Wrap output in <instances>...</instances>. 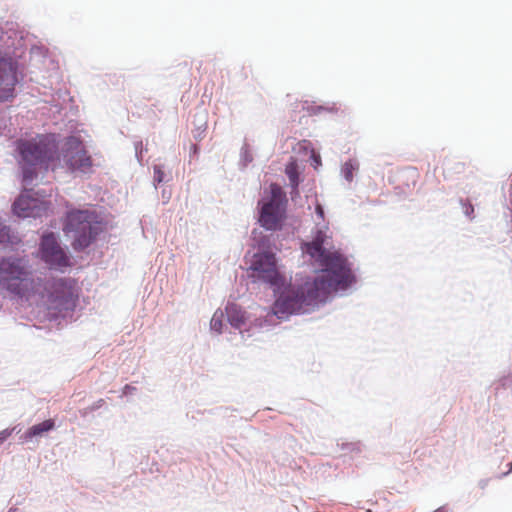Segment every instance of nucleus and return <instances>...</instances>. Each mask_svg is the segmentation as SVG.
<instances>
[{
  "label": "nucleus",
  "instance_id": "nucleus-1",
  "mask_svg": "<svg viewBox=\"0 0 512 512\" xmlns=\"http://www.w3.org/2000/svg\"><path fill=\"white\" fill-rule=\"evenodd\" d=\"M327 230V225L318 229L312 241L301 246L302 252L322 267L321 273L313 281H305L300 286L289 285L281 292L273 306L278 318H285L317 302H324L330 293L352 283L353 275L347 259L338 251L325 248L329 238Z\"/></svg>",
  "mask_w": 512,
  "mask_h": 512
},
{
  "label": "nucleus",
  "instance_id": "nucleus-2",
  "mask_svg": "<svg viewBox=\"0 0 512 512\" xmlns=\"http://www.w3.org/2000/svg\"><path fill=\"white\" fill-rule=\"evenodd\" d=\"M21 157L23 181L31 182L36 176V167L55 171L61 165L58 143L53 134H37L29 139L16 142Z\"/></svg>",
  "mask_w": 512,
  "mask_h": 512
},
{
  "label": "nucleus",
  "instance_id": "nucleus-3",
  "mask_svg": "<svg viewBox=\"0 0 512 512\" xmlns=\"http://www.w3.org/2000/svg\"><path fill=\"white\" fill-rule=\"evenodd\" d=\"M103 229L102 221L94 210L70 209L67 211L63 231L72 239L75 250L87 248Z\"/></svg>",
  "mask_w": 512,
  "mask_h": 512
},
{
  "label": "nucleus",
  "instance_id": "nucleus-4",
  "mask_svg": "<svg viewBox=\"0 0 512 512\" xmlns=\"http://www.w3.org/2000/svg\"><path fill=\"white\" fill-rule=\"evenodd\" d=\"M35 288L32 272L24 259L0 260V289L13 296L27 297L34 292Z\"/></svg>",
  "mask_w": 512,
  "mask_h": 512
},
{
  "label": "nucleus",
  "instance_id": "nucleus-5",
  "mask_svg": "<svg viewBox=\"0 0 512 512\" xmlns=\"http://www.w3.org/2000/svg\"><path fill=\"white\" fill-rule=\"evenodd\" d=\"M46 290L48 292L47 309L50 317H64L74 311L79 297V289L75 280L55 279L47 283Z\"/></svg>",
  "mask_w": 512,
  "mask_h": 512
},
{
  "label": "nucleus",
  "instance_id": "nucleus-6",
  "mask_svg": "<svg viewBox=\"0 0 512 512\" xmlns=\"http://www.w3.org/2000/svg\"><path fill=\"white\" fill-rule=\"evenodd\" d=\"M270 198L262 203L259 223L266 230H279L286 218V196L277 184L270 185Z\"/></svg>",
  "mask_w": 512,
  "mask_h": 512
},
{
  "label": "nucleus",
  "instance_id": "nucleus-7",
  "mask_svg": "<svg viewBox=\"0 0 512 512\" xmlns=\"http://www.w3.org/2000/svg\"><path fill=\"white\" fill-rule=\"evenodd\" d=\"M249 271L251 278L262 280L271 286L280 287L284 284V277L277 269L275 254L271 252L254 254Z\"/></svg>",
  "mask_w": 512,
  "mask_h": 512
},
{
  "label": "nucleus",
  "instance_id": "nucleus-8",
  "mask_svg": "<svg viewBox=\"0 0 512 512\" xmlns=\"http://www.w3.org/2000/svg\"><path fill=\"white\" fill-rule=\"evenodd\" d=\"M62 157L70 171H84L92 165L91 157L88 155L83 142L75 136L66 138L62 148Z\"/></svg>",
  "mask_w": 512,
  "mask_h": 512
},
{
  "label": "nucleus",
  "instance_id": "nucleus-9",
  "mask_svg": "<svg viewBox=\"0 0 512 512\" xmlns=\"http://www.w3.org/2000/svg\"><path fill=\"white\" fill-rule=\"evenodd\" d=\"M40 252L42 259L53 267H65L69 264V259L59 245L54 233L43 235Z\"/></svg>",
  "mask_w": 512,
  "mask_h": 512
},
{
  "label": "nucleus",
  "instance_id": "nucleus-10",
  "mask_svg": "<svg viewBox=\"0 0 512 512\" xmlns=\"http://www.w3.org/2000/svg\"><path fill=\"white\" fill-rule=\"evenodd\" d=\"M49 209L45 200L34 198L28 191L22 193L13 204V211L19 217H40Z\"/></svg>",
  "mask_w": 512,
  "mask_h": 512
},
{
  "label": "nucleus",
  "instance_id": "nucleus-11",
  "mask_svg": "<svg viewBox=\"0 0 512 512\" xmlns=\"http://www.w3.org/2000/svg\"><path fill=\"white\" fill-rule=\"evenodd\" d=\"M16 67L11 59L0 57V102L14 97L17 83Z\"/></svg>",
  "mask_w": 512,
  "mask_h": 512
},
{
  "label": "nucleus",
  "instance_id": "nucleus-12",
  "mask_svg": "<svg viewBox=\"0 0 512 512\" xmlns=\"http://www.w3.org/2000/svg\"><path fill=\"white\" fill-rule=\"evenodd\" d=\"M225 312L229 323L233 327L240 329L243 325H245L247 320L246 313L237 304L228 303L225 308Z\"/></svg>",
  "mask_w": 512,
  "mask_h": 512
},
{
  "label": "nucleus",
  "instance_id": "nucleus-13",
  "mask_svg": "<svg viewBox=\"0 0 512 512\" xmlns=\"http://www.w3.org/2000/svg\"><path fill=\"white\" fill-rule=\"evenodd\" d=\"M55 426V423L52 419L45 420L39 424L33 425L25 432L26 439H32L35 436H40L44 432H48L52 430Z\"/></svg>",
  "mask_w": 512,
  "mask_h": 512
},
{
  "label": "nucleus",
  "instance_id": "nucleus-14",
  "mask_svg": "<svg viewBox=\"0 0 512 512\" xmlns=\"http://www.w3.org/2000/svg\"><path fill=\"white\" fill-rule=\"evenodd\" d=\"M419 179V172L415 168H407L399 173V180L405 183L407 189L415 187Z\"/></svg>",
  "mask_w": 512,
  "mask_h": 512
},
{
  "label": "nucleus",
  "instance_id": "nucleus-15",
  "mask_svg": "<svg viewBox=\"0 0 512 512\" xmlns=\"http://www.w3.org/2000/svg\"><path fill=\"white\" fill-rule=\"evenodd\" d=\"M223 317H224V313L222 311H216L213 314L212 319L210 321L211 330L215 331L218 334H220L222 332Z\"/></svg>",
  "mask_w": 512,
  "mask_h": 512
},
{
  "label": "nucleus",
  "instance_id": "nucleus-16",
  "mask_svg": "<svg viewBox=\"0 0 512 512\" xmlns=\"http://www.w3.org/2000/svg\"><path fill=\"white\" fill-rule=\"evenodd\" d=\"M285 172L289 178L291 186L296 188L298 186V171L296 163H289L286 166Z\"/></svg>",
  "mask_w": 512,
  "mask_h": 512
},
{
  "label": "nucleus",
  "instance_id": "nucleus-17",
  "mask_svg": "<svg viewBox=\"0 0 512 512\" xmlns=\"http://www.w3.org/2000/svg\"><path fill=\"white\" fill-rule=\"evenodd\" d=\"M358 168V165L354 163L352 160H349L344 163L342 167V172L347 181H352L353 179V171Z\"/></svg>",
  "mask_w": 512,
  "mask_h": 512
},
{
  "label": "nucleus",
  "instance_id": "nucleus-18",
  "mask_svg": "<svg viewBox=\"0 0 512 512\" xmlns=\"http://www.w3.org/2000/svg\"><path fill=\"white\" fill-rule=\"evenodd\" d=\"M9 229L0 222V243L9 241Z\"/></svg>",
  "mask_w": 512,
  "mask_h": 512
},
{
  "label": "nucleus",
  "instance_id": "nucleus-19",
  "mask_svg": "<svg viewBox=\"0 0 512 512\" xmlns=\"http://www.w3.org/2000/svg\"><path fill=\"white\" fill-rule=\"evenodd\" d=\"M164 180V172L160 166H154V181L161 183Z\"/></svg>",
  "mask_w": 512,
  "mask_h": 512
},
{
  "label": "nucleus",
  "instance_id": "nucleus-20",
  "mask_svg": "<svg viewBox=\"0 0 512 512\" xmlns=\"http://www.w3.org/2000/svg\"><path fill=\"white\" fill-rule=\"evenodd\" d=\"M13 429H4L0 432V445L12 434Z\"/></svg>",
  "mask_w": 512,
  "mask_h": 512
},
{
  "label": "nucleus",
  "instance_id": "nucleus-21",
  "mask_svg": "<svg viewBox=\"0 0 512 512\" xmlns=\"http://www.w3.org/2000/svg\"><path fill=\"white\" fill-rule=\"evenodd\" d=\"M315 212H316L317 216H318L320 219L324 220V217H325V216H324V209H323V207H322V205H321L320 203H317V204H316V206H315Z\"/></svg>",
  "mask_w": 512,
  "mask_h": 512
},
{
  "label": "nucleus",
  "instance_id": "nucleus-22",
  "mask_svg": "<svg viewBox=\"0 0 512 512\" xmlns=\"http://www.w3.org/2000/svg\"><path fill=\"white\" fill-rule=\"evenodd\" d=\"M436 512H446L444 508H439L436 510Z\"/></svg>",
  "mask_w": 512,
  "mask_h": 512
}]
</instances>
